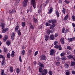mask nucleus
Wrapping results in <instances>:
<instances>
[{"instance_id":"obj_51","label":"nucleus","mask_w":75,"mask_h":75,"mask_svg":"<svg viewBox=\"0 0 75 75\" xmlns=\"http://www.w3.org/2000/svg\"><path fill=\"white\" fill-rule=\"evenodd\" d=\"M56 65H57V66H58V65H60V62H58L56 63Z\"/></svg>"},{"instance_id":"obj_63","label":"nucleus","mask_w":75,"mask_h":75,"mask_svg":"<svg viewBox=\"0 0 75 75\" xmlns=\"http://www.w3.org/2000/svg\"><path fill=\"white\" fill-rule=\"evenodd\" d=\"M41 75H47L46 74H45L43 72L41 74Z\"/></svg>"},{"instance_id":"obj_4","label":"nucleus","mask_w":75,"mask_h":75,"mask_svg":"<svg viewBox=\"0 0 75 75\" xmlns=\"http://www.w3.org/2000/svg\"><path fill=\"white\" fill-rule=\"evenodd\" d=\"M25 2V3L24 2L23 3V5L24 7H26V6H27V3H28V0H24Z\"/></svg>"},{"instance_id":"obj_27","label":"nucleus","mask_w":75,"mask_h":75,"mask_svg":"<svg viewBox=\"0 0 75 75\" xmlns=\"http://www.w3.org/2000/svg\"><path fill=\"white\" fill-rule=\"evenodd\" d=\"M67 58L68 59H71V58H73V56L71 55H70L67 57Z\"/></svg>"},{"instance_id":"obj_55","label":"nucleus","mask_w":75,"mask_h":75,"mask_svg":"<svg viewBox=\"0 0 75 75\" xmlns=\"http://www.w3.org/2000/svg\"><path fill=\"white\" fill-rule=\"evenodd\" d=\"M49 3V1L48 0H47L45 2V3H46V4H48Z\"/></svg>"},{"instance_id":"obj_22","label":"nucleus","mask_w":75,"mask_h":75,"mask_svg":"<svg viewBox=\"0 0 75 75\" xmlns=\"http://www.w3.org/2000/svg\"><path fill=\"white\" fill-rule=\"evenodd\" d=\"M69 15L68 14H67V15L64 17V19L65 20H67L68 19Z\"/></svg>"},{"instance_id":"obj_46","label":"nucleus","mask_w":75,"mask_h":75,"mask_svg":"<svg viewBox=\"0 0 75 75\" xmlns=\"http://www.w3.org/2000/svg\"><path fill=\"white\" fill-rule=\"evenodd\" d=\"M40 66L41 67H42V68H44V67L45 65H44V64H40Z\"/></svg>"},{"instance_id":"obj_10","label":"nucleus","mask_w":75,"mask_h":75,"mask_svg":"<svg viewBox=\"0 0 75 75\" xmlns=\"http://www.w3.org/2000/svg\"><path fill=\"white\" fill-rule=\"evenodd\" d=\"M60 42L62 44H65V42H64V39L63 38H62L60 39Z\"/></svg>"},{"instance_id":"obj_44","label":"nucleus","mask_w":75,"mask_h":75,"mask_svg":"<svg viewBox=\"0 0 75 75\" xmlns=\"http://www.w3.org/2000/svg\"><path fill=\"white\" fill-rule=\"evenodd\" d=\"M19 60L20 62H22V60L21 59V56H19Z\"/></svg>"},{"instance_id":"obj_54","label":"nucleus","mask_w":75,"mask_h":75,"mask_svg":"<svg viewBox=\"0 0 75 75\" xmlns=\"http://www.w3.org/2000/svg\"><path fill=\"white\" fill-rule=\"evenodd\" d=\"M4 73V69H3L2 70V72L1 73V75H3V74Z\"/></svg>"},{"instance_id":"obj_13","label":"nucleus","mask_w":75,"mask_h":75,"mask_svg":"<svg viewBox=\"0 0 75 75\" xmlns=\"http://www.w3.org/2000/svg\"><path fill=\"white\" fill-rule=\"evenodd\" d=\"M21 71V69L18 68H17L16 69V72L18 74L20 73V72Z\"/></svg>"},{"instance_id":"obj_30","label":"nucleus","mask_w":75,"mask_h":75,"mask_svg":"<svg viewBox=\"0 0 75 75\" xmlns=\"http://www.w3.org/2000/svg\"><path fill=\"white\" fill-rule=\"evenodd\" d=\"M67 48L69 50H72V47L70 46H68L67 47Z\"/></svg>"},{"instance_id":"obj_23","label":"nucleus","mask_w":75,"mask_h":75,"mask_svg":"<svg viewBox=\"0 0 75 75\" xmlns=\"http://www.w3.org/2000/svg\"><path fill=\"white\" fill-rule=\"evenodd\" d=\"M18 28H19V26L18 25L16 26V27L15 29V31L16 32H17V31H18Z\"/></svg>"},{"instance_id":"obj_31","label":"nucleus","mask_w":75,"mask_h":75,"mask_svg":"<svg viewBox=\"0 0 75 75\" xmlns=\"http://www.w3.org/2000/svg\"><path fill=\"white\" fill-rule=\"evenodd\" d=\"M9 70L11 72H13V68L12 67H11L9 69Z\"/></svg>"},{"instance_id":"obj_32","label":"nucleus","mask_w":75,"mask_h":75,"mask_svg":"<svg viewBox=\"0 0 75 75\" xmlns=\"http://www.w3.org/2000/svg\"><path fill=\"white\" fill-rule=\"evenodd\" d=\"M74 65H75V62H71V66L74 67Z\"/></svg>"},{"instance_id":"obj_25","label":"nucleus","mask_w":75,"mask_h":75,"mask_svg":"<svg viewBox=\"0 0 75 75\" xmlns=\"http://www.w3.org/2000/svg\"><path fill=\"white\" fill-rule=\"evenodd\" d=\"M14 53H15L14 51H12V54H11V57H14Z\"/></svg>"},{"instance_id":"obj_12","label":"nucleus","mask_w":75,"mask_h":75,"mask_svg":"<svg viewBox=\"0 0 75 75\" xmlns=\"http://www.w3.org/2000/svg\"><path fill=\"white\" fill-rule=\"evenodd\" d=\"M11 39L13 40H14V37L15 36V34L14 33H13L12 35H11Z\"/></svg>"},{"instance_id":"obj_57","label":"nucleus","mask_w":75,"mask_h":75,"mask_svg":"<svg viewBox=\"0 0 75 75\" xmlns=\"http://www.w3.org/2000/svg\"><path fill=\"white\" fill-rule=\"evenodd\" d=\"M72 74H75V71H72Z\"/></svg>"},{"instance_id":"obj_53","label":"nucleus","mask_w":75,"mask_h":75,"mask_svg":"<svg viewBox=\"0 0 75 75\" xmlns=\"http://www.w3.org/2000/svg\"><path fill=\"white\" fill-rule=\"evenodd\" d=\"M30 28H31V29H32L33 30V29H34V27L33 26L31 25L30 26Z\"/></svg>"},{"instance_id":"obj_6","label":"nucleus","mask_w":75,"mask_h":75,"mask_svg":"<svg viewBox=\"0 0 75 75\" xmlns=\"http://www.w3.org/2000/svg\"><path fill=\"white\" fill-rule=\"evenodd\" d=\"M8 30V28H6L4 29H3V30H2V32L3 33H5L6 31H7Z\"/></svg>"},{"instance_id":"obj_60","label":"nucleus","mask_w":75,"mask_h":75,"mask_svg":"<svg viewBox=\"0 0 75 75\" xmlns=\"http://www.w3.org/2000/svg\"><path fill=\"white\" fill-rule=\"evenodd\" d=\"M3 58V56L0 54V58Z\"/></svg>"},{"instance_id":"obj_7","label":"nucleus","mask_w":75,"mask_h":75,"mask_svg":"<svg viewBox=\"0 0 75 75\" xmlns=\"http://www.w3.org/2000/svg\"><path fill=\"white\" fill-rule=\"evenodd\" d=\"M54 47L55 48H59V50H62V48L61 47V46L60 45H56Z\"/></svg>"},{"instance_id":"obj_52","label":"nucleus","mask_w":75,"mask_h":75,"mask_svg":"<svg viewBox=\"0 0 75 75\" xmlns=\"http://www.w3.org/2000/svg\"><path fill=\"white\" fill-rule=\"evenodd\" d=\"M52 19H51L48 21V22L49 23H52Z\"/></svg>"},{"instance_id":"obj_59","label":"nucleus","mask_w":75,"mask_h":75,"mask_svg":"<svg viewBox=\"0 0 75 75\" xmlns=\"http://www.w3.org/2000/svg\"><path fill=\"white\" fill-rule=\"evenodd\" d=\"M30 12H31V11H32V7H31L30 8Z\"/></svg>"},{"instance_id":"obj_41","label":"nucleus","mask_w":75,"mask_h":75,"mask_svg":"<svg viewBox=\"0 0 75 75\" xmlns=\"http://www.w3.org/2000/svg\"><path fill=\"white\" fill-rule=\"evenodd\" d=\"M49 75H52V71H51L50 70L49 71Z\"/></svg>"},{"instance_id":"obj_37","label":"nucleus","mask_w":75,"mask_h":75,"mask_svg":"<svg viewBox=\"0 0 75 75\" xmlns=\"http://www.w3.org/2000/svg\"><path fill=\"white\" fill-rule=\"evenodd\" d=\"M22 25L23 27H25V22H22Z\"/></svg>"},{"instance_id":"obj_2","label":"nucleus","mask_w":75,"mask_h":75,"mask_svg":"<svg viewBox=\"0 0 75 75\" xmlns=\"http://www.w3.org/2000/svg\"><path fill=\"white\" fill-rule=\"evenodd\" d=\"M50 51V55L52 56L55 54V50L53 49H51Z\"/></svg>"},{"instance_id":"obj_14","label":"nucleus","mask_w":75,"mask_h":75,"mask_svg":"<svg viewBox=\"0 0 75 75\" xmlns=\"http://www.w3.org/2000/svg\"><path fill=\"white\" fill-rule=\"evenodd\" d=\"M56 14V16H57V17H59V13L58 11H55Z\"/></svg>"},{"instance_id":"obj_47","label":"nucleus","mask_w":75,"mask_h":75,"mask_svg":"<svg viewBox=\"0 0 75 75\" xmlns=\"http://www.w3.org/2000/svg\"><path fill=\"white\" fill-rule=\"evenodd\" d=\"M38 51H36L34 54L35 56H36V55H37V54H38Z\"/></svg>"},{"instance_id":"obj_24","label":"nucleus","mask_w":75,"mask_h":75,"mask_svg":"<svg viewBox=\"0 0 75 75\" xmlns=\"http://www.w3.org/2000/svg\"><path fill=\"white\" fill-rule=\"evenodd\" d=\"M45 39L46 41H48V39H49V37L47 35H45Z\"/></svg>"},{"instance_id":"obj_33","label":"nucleus","mask_w":75,"mask_h":75,"mask_svg":"<svg viewBox=\"0 0 75 75\" xmlns=\"http://www.w3.org/2000/svg\"><path fill=\"white\" fill-rule=\"evenodd\" d=\"M45 25H46V26H47V27H49V26L50 25V24L47 22H46L45 23Z\"/></svg>"},{"instance_id":"obj_48","label":"nucleus","mask_w":75,"mask_h":75,"mask_svg":"<svg viewBox=\"0 0 75 75\" xmlns=\"http://www.w3.org/2000/svg\"><path fill=\"white\" fill-rule=\"evenodd\" d=\"M17 33L18 35H21V32H20V30H18Z\"/></svg>"},{"instance_id":"obj_5","label":"nucleus","mask_w":75,"mask_h":75,"mask_svg":"<svg viewBox=\"0 0 75 75\" xmlns=\"http://www.w3.org/2000/svg\"><path fill=\"white\" fill-rule=\"evenodd\" d=\"M56 26V25H55V24L51 25L50 27V29H53V28H55Z\"/></svg>"},{"instance_id":"obj_39","label":"nucleus","mask_w":75,"mask_h":75,"mask_svg":"<svg viewBox=\"0 0 75 75\" xmlns=\"http://www.w3.org/2000/svg\"><path fill=\"white\" fill-rule=\"evenodd\" d=\"M25 51L24 50L22 51L21 53L22 55H24V54H25Z\"/></svg>"},{"instance_id":"obj_64","label":"nucleus","mask_w":75,"mask_h":75,"mask_svg":"<svg viewBox=\"0 0 75 75\" xmlns=\"http://www.w3.org/2000/svg\"><path fill=\"white\" fill-rule=\"evenodd\" d=\"M72 25H73V27H75V24L74 23H72Z\"/></svg>"},{"instance_id":"obj_11","label":"nucleus","mask_w":75,"mask_h":75,"mask_svg":"<svg viewBox=\"0 0 75 75\" xmlns=\"http://www.w3.org/2000/svg\"><path fill=\"white\" fill-rule=\"evenodd\" d=\"M6 44L8 46H9V45H10L11 44V41L10 40L7 41L6 42Z\"/></svg>"},{"instance_id":"obj_42","label":"nucleus","mask_w":75,"mask_h":75,"mask_svg":"<svg viewBox=\"0 0 75 75\" xmlns=\"http://www.w3.org/2000/svg\"><path fill=\"white\" fill-rule=\"evenodd\" d=\"M64 2L65 3H66V4H69V3L70 2L67 0H65L64 1Z\"/></svg>"},{"instance_id":"obj_35","label":"nucleus","mask_w":75,"mask_h":75,"mask_svg":"<svg viewBox=\"0 0 75 75\" xmlns=\"http://www.w3.org/2000/svg\"><path fill=\"white\" fill-rule=\"evenodd\" d=\"M61 59H62V60H66V59H67V58L63 56L61 58Z\"/></svg>"},{"instance_id":"obj_49","label":"nucleus","mask_w":75,"mask_h":75,"mask_svg":"<svg viewBox=\"0 0 75 75\" xmlns=\"http://www.w3.org/2000/svg\"><path fill=\"white\" fill-rule=\"evenodd\" d=\"M38 13L39 14H41L42 13V11H41V10H38Z\"/></svg>"},{"instance_id":"obj_16","label":"nucleus","mask_w":75,"mask_h":75,"mask_svg":"<svg viewBox=\"0 0 75 75\" xmlns=\"http://www.w3.org/2000/svg\"><path fill=\"white\" fill-rule=\"evenodd\" d=\"M7 38H8V37L7 36L5 35L4 38L3 40L4 41H7Z\"/></svg>"},{"instance_id":"obj_3","label":"nucleus","mask_w":75,"mask_h":75,"mask_svg":"<svg viewBox=\"0 0 75 75\" xmlns=\"http://www.w3.org/2000/svg\"><path fill=\"white\" fill-rule=\"evenodd\" d=\"M41 58L42 60H44V61H45L47 59V57L46 56L44 55H42L41 56Z\"/></svg>"},{"instance_id":"obj_21","label":"nucleus","mask_w":75,"mask_h":75,"mask_svg":"<svg viewBox=\"0 0 75 75\" xmlns=\"http://www.w3.org/2000/svg\"><path fill=\"white\" fill-rule=\"evenodd\" d=\"M57 23V21L55 19H52V24H56Z\"/></svg>"},{"instance_id":"obj_20","label":"nucleus","mask_w":75,"mask_h":75,"mask_svg":"<svg viewBox=\"0 0 75 75\" xmlns=\"http://www.w3.org/2000/svg\"><path fill=\"white\" fill-rule=\"evenodd\" d=\"M62 12L63 14H65V13H66V9L65 8H63V9L62 10Z\"/></svg>"},{"instance_id":"obj_34","label":"nucleus","mask_w":75,"mask_h":75,"mask_svg":"<svg viewBox=\"0 0 75 75\" xmlns=\"http://www.w3.org/2000/svg\"><path fill=\"white\" fill-rule=\"evenodd\" d=\"M4 50V52H5V53H7V52H8V50H7V48H5Z\"/></svg>"},{"instance_id":"obj_36","label":"nucleus","mask_w":75,"mask_h":75,"mask_svg":"<svg viewBox=\"0 0 75 75\" xmlns=\"http://www.w3.org/2000/svg\"><path fill=\"white\" fill-rule=\"evenodd\" d=\"M42 69L41 67L39 69V71L41 73H42Z\"/></svg>"},{"instance_id":"obj_62","label":"nucleus","mask_w":75,"mask_h":75,"mask_svg":"<svg viewBox=\"0 0 75 75\" xmlns=\"http://www.w3.org/2000/svg\"><path fill=\"white\" fill-rule=\"evenodd\" d=\"M66 53L67 54H70V52L69 51L67 52H66Z\"/></svg>"},{"instance_id":"obj_58","label":"nucleus","mask_w":75,"mask_h":75,"mask_svg":"<svg viewBox=\"0 0 75 75\" xmlns=\"http://www.w3.org/2000/svg\"><path fill=\"white\" fill-rule=\"evenodd\" d=\"M64 33L65 34H66V33H68V30H66Z\"/></svg>"},{"instance_id":"obj_8","label":"nucleus","mask_w":75,"mask_h":75,"mask_svg":"<svg viewBox=\"0 0 75 75\" xmlns=\"http://www.w3.org/2000/svg\"><path fill=\"white\" fill-rule=\"evenodd\" d=\"M5 25L6 24L5 23H1V27L2 29H4V27H5Z\"/></svg>"},{"instance_id":"obj_50","label":"nucleus","mask_w":75,"mask_h":75,"mask_svg":"<svg viewBox=\"0 0 75 75\" xmlns=\"http://www.w3.org/2000/svg\"><path fill=\"white\" fill-rule=\"evenodd\" d=\"M75 40V38H71L70 39V41H73V40Z\"/></svg>"},{"instance_id":"obj_40","label":"nucleus","mask_w":75,"mask_h":75,"mask_svg":"<svg viewBox=\"0 0 75 75\" xmlns=\"http://www.w3.org/2000/svg\"><path fill=\"white\" fill-rule=\"evenodd\" d=\"M72 19L73 21H75V16L73 15L72 17Z\"/></svg>"},{"instance_id":"obj_9","label":"nucleus","mask_w":75,"mask_h":75,"mask_svg":"<svg viewBox=\"0 0 75 75\" xmlns=\"http://www.w3.org/2000/svg\"><path fill=\"white\" fill-rule=\"evenodd\" d=\"M50 39L51 40H54L55 39L54 35H51L50 36Z\"/></svg>"},{"instance_id":"obj_28","label":"nucleus","mask_w":75,"mask_h":75,"mask_svg":"<svg viewBox=\"0 0 75 75\" xmlns=\"http://www.w3.org/2000/svg\"><path fill=\"white\" fill-rule=\"evenodd\" d=\"M64 67L66 68H68L69 67V64H65L64 65Z\"/></svg>"},{"instance_id":"obj_56","label":"nucleus","mask_w":75,"mask_h":75,"mask_svg":"<svg viewBox=\"0 0 75 75\" xmlns=\"http://www.w3.org/2000/svg\"><path fill=\"white\" fill-rule=\"evenodd\" d=\"M58 33H57L55 35V37H57L58 36Z\"/></svg>"},{"instance_id":"obj_26","label":"nucleus","mask_w":75,"mask_h":75,"mask_svg":"<svg viewBox=\"0 0 75 75\" xmlns=\"http://www.w3.org/2000/svg\"><path fill=\"white\" fill-rule=\"evenodd\" d=\"M33 22H34V23H38V20L37 19H36L35 18H33Z\"/></svg>"},{"instance_id":"obj_61","label":"nucleus","mask_w":75,"mask_h":75,"mask_svg":"<svg viewBox=\"0 0 75 75\" xmlns=\"http://www.w3.org/2000/svg\"><path fill=\"white\" fill-rule=\"evenodd\" d=\"M59 2L60 3V4H61L62 3V1L61 0H60L59 1Z\"/></svg>"},{"instance_id":"obj_45","label":"nucleus","mask_w":75,"mask_h":75,"mask_svg":"<svg viewBox=\"0 0 75 75\" xmlns=\"http://www.w3.org/2000/svg\"><path fill=\"white\" fill-rule=\"evenodd\" d=\"M65 53L64 52H62V53L61 54H60V55L62 57L63 56H64V55H65Z\"/></svg>"},{"instance_id":"obj_38","label":"nucleus","mask_w":75,"mask_h":75,"mask_svg":"<svg viewBox=\"0 0 75 75\" xmlns=\"http://www.w3.org/2000/svg\"><path fill=\"white\" fill-rule=\"evenodd\" d=\"M65 28H64V27L62 30V33H65Z\"/></svg>"},{"instance_id":"obj_19","label":"nucleus","mask_w":75,"mask_h":75,"mask_svg":"<svg viewBox=\"0 0 75 75\" xmlns=\"http://www.w3.org/2000/svg\"><path fill=\"white\" fill-rule=\"evenodd\" d=\"M43 72L45 73V74H47L48 73V71L47 69H44L43 71Z\"/></svg>"},{"instance_id":"obj_1","label":"nucleus","mask_w":75,"mask_h":75,"mask_svg":"<svg viewBox=\"0 0 75 75\" xmlns=\"http://www.w3.org/2000/svg\"><path fill=\"white\" fill-rule=\"evenodd\" d=\"M31 4H32L34 8H36V4H35V0H31Z\"/></svg>"},{"instance_id":"obj_29","label":"nucleus","mask_w":75,"mask_h":75,"mask_svg":"<svg viewBox=\"0 0 75 75\" xmlns=\"http://www.w3.org/2000/svg\"><path fill=\"white\" fill-rule=\"evenodd\" d=\"M11 56V54H10V53H8L7 54V58H10Z\"/></svg>"},{"instance_id":"obj_15","label":"nucleus","mask_w":75,"mask_h":75,"mask_svg":"<svg viewBox=\"0 0 75 75\" xmlns=\"http://www.w3.org/2000/svg\"><path fill=\"white\" fill-rule=\"evenodd\" d=\"M52 8H50V9L49 10V11L48 12V14H50L51 13H52Z\"/></svg>"},{"instance_id":"obj_17","label":"nucleus","mask_w":75,"mask_h":75,"mask_svg":"<svg viewBox=\"0 0 75 75\" xmlns=\"http://www.w3.org/2000/svg\"><path fill=\"white\" fill-rule=\"evenodd\" d=\"M6 64V62L4 61H2L1 63V64L2 66H4V65Z\"/></svg>"},{"instance_id":"obj_43","label":"nucleus","mask_w":75,"mask_h":75,"mask_svg":"<svg viewBox=\"0 0 75 75\" xmlns=\"http://www.w3.org/2000/svg\"><path fill=\"white\" fill-rule=\"evenodd\" d=\"M58 43V41H55L54 43V45H57Z\"/></svg>"},{"instance_id":"obj_18","label":"nucleus","mask_w":75,"mask_h":75,"mask_svg":"<svg viewBox=\"0 0 75 75\" xmlns=\"http://www.w3.org/2000/svg\"><path fill=\"white\" fill-rule=\"evenodd\" d=\"M65 72H66V75H69L70 74V73L69 72V70H66Z\"/></svg>"}]
</instances>
